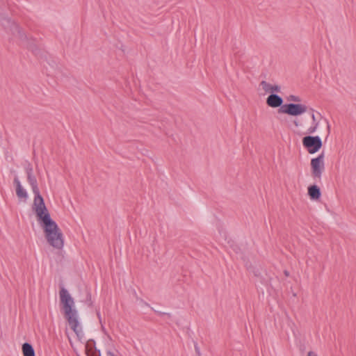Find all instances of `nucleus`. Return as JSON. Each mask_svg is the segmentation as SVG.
<instances>
[{"mask_svg": "<svg viewBox=\"0 0 356 356\" xmlns=\"http://www.w3.org/2000/svg\"><path fill=\"white\" fill-rule=\"evenodd\" d=\"M31 211L40 227L54 221L51 218V214L41 195H35L31 205Z\"/></svg>", "mask_w": 356, "mask_h": 356, "instance_id": "nucleus-2", "label": "nucleus"}, {"mask_svg": "<svg viewBox=\"0 0 356 356\" xmlns=\"http://www.w3.org/2000/svg\"><path fill=\"white\" fill-rule=\"evenodd\" d=\"M294 131L300 134L312 135L316 132L319 122L317 121L314 113L311 114V119L295 118L292 121Z\"/></svg>", "mask_w": 356, "mask_h": 356, "instance_id": "nucleus-4", "label": "nucleus"}, {"mask_svg": "<svg viewBox=\"0 0 356 356\" xmlns=\"http://www.w3.org/2000/svg\"><path fill=\"white\" fill-rule=\"evenodd\" d=\"M69 338V340H70V344L72 347H74L76 344L75 341L71 338V337H68Z\"/></svg>", "mask_w": 356, "mask_h": 356, "instance_id": "nucleus-16", "label": "nucleus"}, {"mask_svg": "<svg viewBox=\"0 0 356 356\" xmlns=\"http://www.w3.org/2000/svg\"><path fill=\"white\" fill-rule=\"evenodd\" d=\"M23 356H35L33 346L29 343H24L22 346Z\"/></svg>", "mask_w": 356, "mask_h": 356, "instance_id": "nucleus-13", "label": "nucleus"}, {"mask_svg": "<svg viewBox=\"0 0 356 356\" xmlns=\"http://www.w3.org/2000/svg\"><path fill=\"white\" fill-rule=\"evenodd\" d=\"M13 181H14V185L15 186V193H16L17 197L19 198V200L20 201H22L24 202H26L27 200L29 199V195H28L26 190L25 189L24 186L22 184V183L20 182L18 177H15L14 178Z\"/></svg>", "mask_w": 356, "mask_h": 356, "instance_id": "nucleus-9", "label": "nucleus"}, {"mask_svg": "<svg viewBox=\"0 0 356 356\" xmlns=\"http://www.w3.org/2000/svg\"><path fill=\"white\" fill-rule=\"evenodd\" d=\"M27 179L29 184L32 187L33 192L35 195H40L39 188L38 187L37 180L35 176L32 173V170L29 169L27 171Z\"/></svg>", "mask_w": 356, "mask_h": 356, "instance_id": "nucleus-11", "label": "nucleus"}, {"mask_svg": "<svg viewBox=\"0 0 356 356\" xmlns=\"http://www.w3.org/2000/svg\"><path fill=\"white\" fill-rule=\"evenodd\" d=\"M287 100L292 102H300L301 99L299 96L291 95L287 97Z\"/></svg>", "mask_w": 356, "mask_h": 356, "instance_id": "nucleus-14", "label": "nucleus"}, {"mask_svg": "<svg viewBox=\"0 0 356 356\" xmlns=\"http://www.w3.org/2000/svg\"><path fill=\"white\" fill-rule=\"evenodd\" d=\"M107 355H108V356H115V355H114V354H113V353H111V352H108V353H107Z\"/></svg>", "mask_w": 356, "mask_h": 356, "instance_id": "nucleus-17", "label": "nucleus"}, {"mask_svg": "<svg viewBox=\"0 0 356 356\" xmlns=\"http://www.w3.org/2000/svg\"><path fill=\"white\" fill-rule=\"evenodd\" d=\"M48 243L53 248L60 250L64 245L63 235L55 221L41 227Z\"/></svg>", "mask_w": 356, "mask_h": 356, "instance_id": "nucleus-3", "label": "nucleus"}, {"mask_svg": "<svg viewBox=\"0 0 356 356\" xmlns=\"http://www.w3.org/2000/svg\"><path fill=\"white\" fill-rule=\"evenodd\" d=\"M259 86L265 94L280 93L282 91V87L279 84L272 83L266 81H262L259 83Z\"/></svg>", "mask_w": 356, "mask_h": 356, "instance_id": "nucleus-8", "label": "nucleus"}, {"mask_svg": "<svg viewBox=\"0 0 356 356\" xmlns=\"http://www.w3.org/2000/svg\"><path fill=\"white\" fill-rule=\"evenodd\" d=\"M307 356H318V354L314 351H309Z\"/></svg>", "mask_w": 356, "mask_h": 356, "instance_id": "nucleus-15", "label": "nucleus"}, {"mask_svg": "<svg viewBox=\"0 0 356 356\" xmlns=\"http://www.w3.org/2000/svg\"><path fill=\"white\" fill-rule=\"evenodd\" d=\"M59 306L60 312L67 323V329L71 330L77 340L82 342L85 340L83 322L76 308L74 298L69 291L63 287L59 291Z\"/></svg>", "mask_w": 356, "mask_h": 356, "instance_id": "nucleus-1", "label": "nucleus"}, {"mask_svg": "<svg viewBox=\"0 0 356 356\" xmlns=\"http://www.w3.org/2000/svg\"><path fill=\"white\" fill-rule=\"evenodd\" d=\"M302 145L309 154H314L322 147V141L319 136L307 135L302 138Z\"/></svg>", "mask_w": 356, "mask_h": 356, "instance_id": "nucleus-6", "label": "nucleus"}, {"mask_svg": "<svg viewBox=\"0 0 356 356\" xmlns=\"http://www.w3.org/2000/svg\"><path fill=\"white\" fill-rule=\"evenodd\" d=\"M307 106L303 104L289 103L284 104L280 109L279 113L290 116L298 117L305 113Z\"/></svg>", "mask_w": 356, "mask_h": 356, "instance_id": "nucleus-5", "label": "nucleus"}, {"mask_svg": "<svg viewBox=\"0 0 356 356\" xmlns=\"http://www.w3.org/2000/svg\"><path fill=\"white\" fill-rule=\"evenodd\" d=\"M325 169L324 154H319L316 158L311 160L312 175L314 178L320 179Z\"/></svg>", "mask_w": 356, "mask_h": 356, "instance_id": "nucleus-7", "label": "nucleus"}, {"mask_svg": "<svg viewBox=\"0 0 356 356\" xmlns=\"http://www.w3.org/2000/svg\"><path fill=\"white\" fill-rule=\"evenodd\" d=\"M283 102V99L277 93L269 95L266 98V104L270 108H281Z\"/></svg>", "mask_w": 356, "mask_h": 356, "instance_id": "nucleus-10", "label": "nucleus"}, {"mask_svg": "<svg viewBox=\"0 0 356 356\" xmlns=\"http://www.w3.org/2000/svg\"><path fill=\"white\" fill-rule=\"evenodd\" d=\"M308 195L314 200H318L321 197L320 188L316 186H311L308 188Z\"/></svg>", "mask_w": 356, "mask_h": 356, "instance_id": "nucleus-12", "label": "nucleus"}]
</instances>
